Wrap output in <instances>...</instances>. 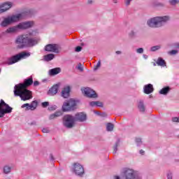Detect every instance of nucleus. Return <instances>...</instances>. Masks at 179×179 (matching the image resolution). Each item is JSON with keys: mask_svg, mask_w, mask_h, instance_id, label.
<instances>
[{"mask_svg": "<svg viewBox=\"0 0 179 179\" xmlns=\"http://www.w3.org/2000/svg\"><path fill=\"white\" fill-rule=\"evenodd\" d=\"M33 85V77H29L24 80V83L16 85L14 87V96L20 97L22 101H26L33 99L31 91L27 90L29 86Z\"/></svg>", "mask_w": 179, "mask_h": 179, "instance_id": "nucleus-1", "label": "nucleus"}, {"mask_svg": "<svg viewBox=\"0 0 179 179\" xmlns=\"http://www.w3.org/2000/svg\"><path fill=\"white\" fill-rule=\"evenodd\" d=\"M169 20L170 16L169 15L154 17L147 21V25L151 29H159L163 27Z\"/></svg>", "mask_w": 179, "mask_h": 179, "instance_id": "nucleus-2", "label": "nucleus"}, {"mask_svg": "<svg viewBox=\"0 0 179 179\" xmlns=\"http://www.w3.org/2000/svg\"><path fill=\"white\" fill-rule=\"evenodd\" d=\"M17 44H23L27 47H34L38 43V39L33 37V33L18 36L16 40Z\"/></svg>", "mask_w": 179, "mask_h": 179, "instance_id": "nucleus-3", "label": "nucleus"}, {"mask_svg": "<svg viewBox=\"0 0 179 179\" xmlns=\"http://www.w3.org/2000/svg\"><path fill=\"white\" fill-rule=\"evenodd\" d=\"M27 57H30V54L29 52H22L17 55H15L8 58L7 61L6 62V64H7V65H13V64L19 62V61H20L22 58H26Z\"/></svg>", "mask_w": 179, "mask_h": 179, "instance_id": "nucleus-4", "label": "nucleus"}, {"mask_svg": "<svg viewBox=\"0 0 179 179\" xmlns=\"http://www.w3.org/2000/svg\"><path fill=\"white\" fill-rule=\"evenodd\" d=\"M122 176L125 178V179H142V175L134 169H127L124 170Z\"/></svg>", "mask_w": 179, "mask_h": 179, "instance_id": "nucleus-5", "label": "nucleus"}, {"mask_svg": "<svg viewBox=\"0 0 179 179\" xmlns=\"http://www.w3.org/2000/svg\"><path fill=\"white\" fill-rule=\"evenodd\" d=\"M21 17H22V14H17V15L8 16L4 18V20L2 21L1 24L2 27H6V26H9V24H12V23H15V22H19Z\"/></svg>", "mask_w": 179, "mask_h": 179, "instance_id": "nucleus-6", "label": "nucleus"}, {"mask_svg": "<svg viewBox=\"0 0 179 179\" xmlns=\"http://www.w3.org/2000/svg\"><path fill=\"white\" fill-rule=\"evenodd\" d=\"M76 106H78V101L73 99H70L63 103L62 110L64 112L73 111L74 110H76Z\"/></svg>", "mask_w": 179, "mask_h": 179, "instance_id": "nucleus-7", "label": "nucleus"}, {"mask_svg": "<svg viewBox=\"0 0 179 179\" xmlns=\"http://www.w3.org/2000/svg\"><path fill=\"white\" fill-rule=\"evenodd\" d=\"M13 108L5 103V101L1 99L0 101V118H3L5 114H10Z\"/></svg>", "mask_w": 179, "mask_h": 179, "instance_id": "nucleus-8", "label": "nucleus"}, {"mask_svg": "<svg viewBox=\"0 0 179 179\" xmlns=\"http://www.w3.org/2000/svg\"><path fill=\"white\" fill-rule=\"evenodd\" d=\"M75 117L72 115H66L63 117V125L69 129L75 127Z\"/></svg>", "mask_w": 179, "mask_h": 179, "instance_id": "nucleus-9", "label": "nucleus"}, {"mask_svg": "<svg viewBox=\"0 0 179 179\" xmlns=\"http://www.w3.org/2000/svg\"><path fill=\"white\" fill-rule=\"evenodd\" d=\"M71 171L78 177H83L85 176V168L83 166L78 162L73 164Z\"/></svg>", "mask_w": 179, "mask_h": 179, "instance_id": "nucleus-10", "label": "nucleus"}, {"mask_svg": "<svg viewBox=\"0 0 179 179\" xmlns=\"http://www.w3.org/2000/svg\"><path fill=\"white\" fill-rule=\"evenodd\" d=\"M81 90L85 97H88L89 99H97V97H99L96 91L92 90L90 87H84L82 88Z\"/></svg>", "mask_w": 179, "mask_h": 179, "instance_id": "nucleus-11", "label": "nucleus"}, {"mask_svg": "<svg viewBox=\"0 0 179 179\" xmlns=\"http://www.w3.org/2000/svg\"><path fill=\"white\" fill-rule=\"evenodd\" d=\"M61 47L58 44H48L45 47V50L49 52L59 54Z\"/></svg>", "mask_w": 179, "mask_h": 179, "instance_id": "nucleus-12", "label": "nucleus"}, {"mask_svg": "<svg viewBox=\"0 0 179 179\" xmlns=\"http://www.w3.org/2000/svg\"><path fill=\"white\" fill-rule=\"evenodd\" d=\"M76 122H85L87 120V115L85 112L76 113L74 116Z\"/></svg>", "mask_w": 179, "mask_h": 179, "instance_id": "nucleus-13", "label": "nucleus"}, {"mask_svg": "<svg viewBox=\"0 0 179 179\" xmlns=\"http://www.w3.org/2000/svg\"><path fill=\"white\" fill-rule=\"evenodd\" d=\"M34 25V22L33 21H27L20 23L18 24V27L20 28V30H24L26 29H30V27H33Z\"/></svg>", "mask_w": 179, "mask_h": 179, "instance_id": "nucleus-14", "label": "nucleus"}, {"mask_svg": "<svg viewBox=\"0 0 179 179\" xmlns=\"http://www.w3.org/2000/svg\"><path fill=\"white\" fill-rule=\"evenodd\" d=\"M13 3L12 2H5L0 5V13H3V12H6V10H9L10 8H12Z\"/></svg>", "mask_w": 179, "mask_h": 179, "instance_id": "nucleus-15", "label": "nucleus"}, {"mask_svg": "<svg viewBox=\"0 0 179 179\" xmlns=\"http://www.w3.org/2000/svg\"><path fill=\"white\" fill-rule=\"evenodd\" d=\"M19 30H20V28H19V24H17V26L9 27L6 30L5 33L7 34H13L14 33H17Z\"/></svg>", "mask_w": 179, "mask_h": 179, "instance_id": "nucleus-16", "label": "nucleus"}, {"mask_svg": "<svg viewBox=\"0 0 179 179\" xmlns=\"http://www.w3.org/2000/svg\"><path fill=\"white\" fill-rule=\"evenodd\" d=\"M69 93H71V87H64L62 91V96L64 97V99H68V97H69Z\"/></svg>", "mask_w": 179, "mask_h": 179, "instance_id": "nucleus-17", "label": "nucleus"}, {"mask_svg": "<svg viewBox=\"0 0 179 179\" xmlns=\"http://www.w3.org/2000/svg\"><path fill=\"white\" fill-rule=\"evenodd\" d=\"M143 89H144V93L145 94H150V93H152L154 90L153 85L152 84L145 85Z\"/></svg>", "mask_w": 179, "mask_h": 179, "instance_id": "nucleus-18", "label": "nucleus"}, {"mask_svg": "<svg viewBox=\"0 0 179 179\" xmlns=\"http://www.w3.org/2000/svg\"><path fill=\"white\" fill-rule=\"evenodd\" d=\"M58 73H61V68L59 67L49 70V75L50 76H55V75H58Z\"/></svg>", "mask_w": 179, "mask_h": 179, "instance_id": "nucleus-19", "label": "nucleus"}, {"mask_svg": "<svg viewBox=\"0 0 179 179\" xmlns=\"http://www.w3.org/2000/svg\"><path fill=\"white\" fill-rule=\"evenodd\" d=\"M58 89H59V86L56 84L53 87H52L51 89L49 90V94H51V96H55V94L58 93Z\"/></svg>", "mask_w": 179, "mask_h": 179, "instance_id": "nucleus-20", "label": "nucleus"}, {"mask_svg": "<svg viewBox=\"0 0 179 179\" xmlns=\"http://www.w3.org/2000/svg\"><path fill=\"white\" fill-rule=\"evenodd\" d=\"M156 64L157 65H158V66H167V63L166 62V60H164V59L162 58V57H159L157 61H156Z\"/></svg>", "mask_w": 179, "mask_h": 179, "instance_id": "nucleus-21", "label": "nucleus"}, {"mask_svg": "<svg viewBox=\"0 0 179 179\" xmlns=\"http://www.w3.org/2000/svg\"><path fill=\"white\" fill-rule=\"evenodd\" d=\"M138 108L141 113H145L146 108L145 107V104L143 103V101L140 100L138 103Z\"/></svg>", "mask_w": 179, "mask_h": 179, "instance_id": "nucleus-22", "label": "nucleus"}, {"mask_svg": "<svg viewBox=\"0 0 179 179\" xmlns=\"http://www.w3.org/2000/svg\"><path fill=\"white\" fill-rule=\"evenodd\" d=\"M90 106H91V107H103V102L101 101H91L90 102Z\"/></svg>", "mask_w": 179, "mask_h": 179, "instance_id": "nucleus-23", "label": "nucleus"}, {"mask_svg": "<svg viewBox=\"0 0 179 179\" xmlns=\"http://www.w3.org/2000/svg\"><path fill=\"white\" fill-rule=\"evenodd\" d=\"M170 90H171L170 87H165L159 91V94H164V96H166V94H169V92H170Z\"/></svg>", "mask_w": 179, "mask_h": 179, "instance_id": "nucleus-24", "label": "nucleus"}, {"mask_svg": "<svg viewBox=\"0 0 179 179\" xmlns=\"http://www.w3.org/2000/svg\"><path fill=\"white\" fill-rule=\"evenodd\" d=\"M22 108H25L26 111L31 110V111H34V110H36L31 104L29 103H24L21 106Z\"/></svg>", "mask_w": 179, "mask_h": 179, "instance_id": "nucleus-25", "label": "nucleus"}, {"mask_svg": "<svg viewBox=\"0 0 179 179\" xmlns=\"http://www.w3.org/2000/svg\"><path fill=\"white\" fill-rule=\"evenodd\" d=\"M53 58H55V55L52 53L48 54L44 56V60L46 61L47 62L50 61H52Z\"/></svg>", "mask_w": 179, "mask_h": 179, "instance_id": "nucleus-26", "label": "nucleus"}, {"mask_svg": "<svg viewBox=\"0 0 179 179\" xmlns=\"http://www.w3.org/2000/svg\"><path fill=\"white\" fill-rule=\"evenodd\" d=\"M10 171H12V166H9V165H6L3 167V173L4 174H9V173H10Z\"/></svg>", "mask_w": 179, "mask_h": 179, "instance_id": "nucleus-27", "label": "nucleus"}, {"mask_svg": "<svg viewBox=\"0 0 179 179\" xmlns=\"http://www.w3.org/2000/svg\"><path fill=\"white\" fill-rule=\"evenodd\" d=\"M61 115H62V113L56 112L54 114L50 115L49 120H54V118H56V117H61Z\"/></svg>", "mask_w": 179, "mask_h": 179, "instance_id": "nucleus-28", "label": "nucleus"}, {"mask_svg": "<svg viewBox=\"0 0 179 179\" xmlns=\"http://www.w3.org/2000/svg\"><path fill=\"white\" fill-rule=\"evenodd\" d=\"M106 130L108 132H111L114 131V124L113 123H108L106 124Z\"/></svg>", "mask_w": 179, "mask_h": 179, "instance_id": "nucleus-29", "label": "nucleus"}, {"mask_svg": "<svg viewBox=\"0 0 179 179\" xmlns=\"http://www.w3.org/2000/svg\"><path fill=\"white\" fill-rule=\"evenodd\" d=\"M120 138H117L114 147H113V153L115 154L117 153V150H118V146H120Z\"/></svg>", "mask_w": 179, "mask_h": 179, "instance_id": "nucleus-30", "label": "nucleus"}, {"mask_svg": "<svg viewBox=\"0 0 179 179\" xmlns=\"http://www.w3.org/2000/svg\"><path fill=\"white\" fill-rule=\"evenodd\" d=\"M160 48H162V45H160L152 46L150 48V51L152 52H155V51H159V50H160Z\"/></svg>", "mask_w": 179, "mask_h": 179, "instance_id": "nucleus-31", "label": "nucleus"}, {"mask_svg": "<svg viewBox=\"0 0 179 179\" xmlns=\"http://www.w3.org/2000/svg\"><path fill=\"white\" fill-rule=\"evenodd\" d=\"M137 32L136 31H131L130 33L129 34V36L130 38H135L136 37Z\"/></svg>", "mask_w": 179, "mask_h": 179, "instance_id": "nucleus-32", "label": "nucleus"}, {"mask_svg": "<svg viewBox=\"0 0 179 179\" xmlns=\"http://www.w3.org/2000/svg\"><path fill=\"white\" fill-rule=\"evenodd\" d=\"M169 55H177L178 54V50H172L168 52Z\"/></svg>", "mask_w": 179, "mask_h": 179, "instance_id": "nucleus-33", "label": "nucleus"}, {"mask_svg": "<svg viewBox=\"0 0 179 179\" xmlns=\"http://www.w3.org/2000/svg\"><path fill=\"white\" fill-rule=\"evenodd\" d=\"M100 66H101V60H99L96 65L94 66V71H97V69H99L100 68Z\"/></svg>", "mask_w": 179, "mask_h": 179, "instance_id": "nucleus-34", "label": "nucleus"}, {"mask_svg": "<svg viewBox=\"0 0 179 179\" xmlns=\"http://www.w3.org/2000/svg\"><path fill=\"white\" fill-rule=\"evenodd\" d=\"M169 3L174 6L175 5H177V3H179V0H169Z\"/></svg>", "mask_w": 179, "mask_h": 179, "instance_id": "nucleus-35", "label": "nucleus"}, {"mask_svg": "<svg viewBox=\"0 0 179 179\" xmlns=\"http://www.w3.org/2000/svg\"><path fill=\"white\" fill-rule=\"evenodd\" d=\"M136 142L137 143V146H141L142 145V138H136Z\"/></svg>", "mask_w": 179, "mask_h": 179, "instance_id": "nucleus-36", "label": "nucleus"}, {"mask_svg": "<svg viewBox=\"0 0 179 179\" xmlns=\"http://www.w3.org/2000/svg\"><path fill=\"white\" fill-rule=\"evenodd\" d=\"M48 110L49 111H55V110H57V106H55V105L51 106L48 107Z\"/></svg>", "mask_w": 179, "mask_h": 179, "instance_id": "nucleus-37", "label": "nucleus"}, {"mask_svg": "<svg viewBox=\"0 0 179 179\" xmlns=\"http://www.w3.org/2000/svg\"><path fill=\"white\" fill-rule=\"evenodd\" d=\"M41 106H42V107H43V108H46V107H48V106H50V102H48V101L43 102L41 103Z\"/></svg>", "mask_w": 179, "mask_h": 179, "instance_id": "nucleus-38", "label": "nucleus"}, {"mask_svg": "<svg viewBox=\"0 0 179 179\" xmlns=\"http://www.w3.org/2000/svg\"><path fill=\"white\" fill-rule=\"evenodd\" d=\"M137 54H143V48L136 49Z\"/></svg>", "mask_w": 179, "mask_h": 179, "instance_id": "nucleus-39", "label": "nucleus"}, {"mask_svg": "<svg viewBox=\"0 0 179 179\" xmlns=\"http://www.w3.org/2000/svg\"><path fill=\"white\" fill-rule=\"evenodd\" d=\"M31 104L35 109L37 108V105H38L37 101H33Z\"/></svg>", "mask_w": 179, "mask_h": 179, "instance_id": "nucleus-40", "label": "nucleus"}, {"mask_svg": "<svg viewBox=\"0 0 179 179\" xmlns=\"http://www.w3.org/2000/svg\"><path fill=\"white\" fill-rule=\"evenodd\" d=\"M76 52H80L82 51V47L81 46H77L75 50Z\"/></svg>", "mask_w": 179, "mask_h": 179, "instance_id": "nucleus-41", "label": "nucleus"}, {"mask_svg": "<svg viewBox=\"0 0 179 179\" xmlns=\"http://www.w3.org/2000/svg\"><path fill=\"white\" fill-rule=\"evenodd\" d=\"M131 1L132 0H124V3L126 6H129V5H131Z\"/></svg>", "mask_w": 179, "mask_h": 179, "instance_id": "nucleus-42", "label": "nucleus"}, {"mask_svg": "<svg viewBox=\"0 0 179 179\" xmlns=\"http://www.w3.org/2000/svg\"><path fill=\"white\" fill-rule=\"evenodd\" d=\"M172 46L174 47V48L179 49V43H172Z\"/></svg>", "mask_w": 179, "mask_h": 179, "instance_id": "nucleus-43", "label": "nucleus"}, {"mask_svg": "<svg viewBox=\"0 0 179 179\" xmlns=\"http://www.w3.org/2000/svg\"><path fill=\"white\" fill-rule=\"evenodd\" d=\"M78 69L79 70V71H80L81 72H83V66H82V64H78Z\"/></svg>", "mask_w": 179, "mask_h": 179, "instance_id": "nucleus-44", "label": "nucleus"}, {"mask_svg": "<svg viewBox=\"0 0 179 179\" xmlns=\"http://www.w3.org/2000/svg\"><path fill=\"white\" fill-rule=\"evenodd\" d=\"M42 132H43V134H48V132H50V129L47 128H44L42 129Z\"/></svg>", "mask_w": 179, "mask_h": 179, "instance_id": "nucleus-45", "label": "nucleus"}, {"mask_svg": "<svg viewBox=\"0 0 179 179\" xmlns=\"http://www.w3.org/2000/svg\"><path fill=\"white\" fill-rule=\"evenodd\" d=\"M178 121H179L178 117H172L173 122H178Z\"/></svg>", "mask_w": 179, "mask_h": 179, "instance_id": "nucleus-46", "label": "nucleus"}, {"mask_svg": "<svg viewBox=\"0 0 179 179\" xmlns=\"http://www.w3.org/2000/svg\"><path fill=\"white\" fill-rule=\"evenodd\" d=\"M167 178L168 179H173V174L171 173H169L167 174Z\"/></svg>", "mask_w": 179, "mask_h": 179, "instance_id": "nucleus-47", "label": "nucleus"}, {"mask_svg": "<svg viewBox=\"0 0 179 179\" xmlns=\"http://www.w3.org/2000/svg\"><path fill=\"white\" fill-rule=\"evenodd\" d=\"M38 85H40V83L38 81H34V86H38Z\"/></svg>", "mask_w": 179, "mask_h": 179, "instance_id": "nucleus-48", "label": "nucleus"}, {"mask_svg": "<svg viewBox=\"0 0 179 179\" xmlns=\"http://www.w3.org/2000/svg\"><path fill=\"white\" fill-rule=\"evenodd\" d=\"M94 1L93 0H88L87 1V3L88 5H92V3H93Z\"/></svg>", "mask_w": 179, "mask_h": 179, "instance_id": "nucleus-49", "label": "nucleus"}, {"mask_svg": "<svg viewBox=\"0 0 179 179\" xmlns=\"http://www.w3.org/2000/svg\"><path fill=\"white\" fill-rule=\"evenodd\" d=\"M50 160H52V162H54L55 158H54V156L52 155V154L50 155Z\"/></svg>", "mask_w": 179, "mask_h": 179, "instance_id": "nucleus-50", "label": "nucleus"}, {"mask_svg": "<svg viewBox=\"0 0 179 179\" xmlns=\"http://www.w3.org/2000/svg\"><path fill=\"white\" fill-rule=\"evenodd\" d=\"M139 153H140V155H145V150H140Z\"/></svg>", "mask_w": 179, "mask_h": 179, "instance_id": "nucleus-51", "label": "nucleus"}, {"mask_svg": "<svg viewBox=\"0 0 179 179\" xmlns=\"http://www.w3.org/2000/svg\"><path fill=\"white\" fill-rule=\"evenodd\" d=\"M115 53L117 55H121V54H122V52L120 51V50H117L115 52Z\"/></svg>", "mask_w": 179, "mask_h": 179, "instance_id": "nucleus-52", "label": "nucleus"}, {"mask_svg": "<svg viewBox=\"0 0 179 179\" xmlns=\"http://www.w3.org/2000/svg\"><path fill=\"white\" fill-rule=\"evenodd\" d=\"M113 179H121V178L119 176H114Z\"/></svg>", "mask_w": 179, "mask_h": 179, "instance_id": "nucleus-53", "label": "nucleus"}, {"mask_svg": "<svg viewBox=\"0 0 179 179\" xmlns=\"http://www.w3.org/2000/svg\"><path fill=\"white\" fill-rule=\"evenodd\" d=\"M36 121H34L31 123H29V125H36Z\"/></svg>", "mask_w": 179, "mask_h": 179, "instance_id": "nucleus-54", "label": "nucleus"}, {"mask_svg": "<svg viewBox=\"0 0 179 179\" xmlns=\"http://www.w3.org/2000/svg\"><path fill=\"white\" fill-rule=\"evenodd\" d=\"M143 57L144 59H148V55H143Z\"/></svg>", "mask_w": 179, "mask_h": 179, "instance_id": "nucleus-55", "label": "nucleus"}, {"mask_svg": "<svg viewBox=\"0 0 179 179\" xmlns=\"http://www.w3.org/2000/svg\"><path fill=\"white\" fill-rule=\"evenodd\" d=\"M114 3H117V0H113Z\"/></svg>", "mask_w": 179, "mask_h": 179, "instance_id": "nucleus-56", "label": "nucleus"}, {"mask_svg": "<svg viewBox=\"0 0 179 179\" xmlns=\"http://www.w3.org/2000/svg\"><path fill=\"white\" fill-rule=\"evenodd\" d=\"M157 63H153V66H156V64H157Z\"/></svg>", "mask_w": 179, "mask_h": 179, "instance_id": "nucleus-57", "label": "nucleus"}, {"mask_svg": "<svg viewBox=\"0 0 179 179\" xmlns=\"http://www.w3.org/2000/svg\"><path fill=\"white\" fill-rule=\"evenodd\" d=\"M95 113H96V114H100V113H99V112H95Z\"/></svg>", "mask_w": 179, "mask_h": 179, "instance_id": "nucleus-58", "label": "nucleus"}, {"mask_svg": "<svg viewBox=\"0 0 179 179\" xmlns=\"http://www.w3.org/2000/svg\"><path fill=\"white\" fill-rule=\"evenodd\" d=\"M178 119H179V117H178ZM178 122H179V120H178Z\"/></svg>", "mask_w": 179, "mask_h": 179, "instance_id": "nucleus-59", "label": "nucleus"}]
</instances>
